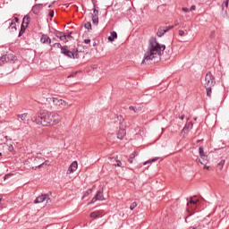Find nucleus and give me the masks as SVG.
I'll list each match as a JSON object with an SVG mask.
<instances>
[{"label":"nucleus","mask_w":229,"mask_h":229,"mask_svg":"<svg viewBox=\"0 0 229 229\" xmlns=\"http://www.w3.org/2000/svg\"><path fill=\"white\" fill-rule=\"evenodd\" d=\"M191 218H192V215H189L188 216H186L185 223H190Z\"/></svg>","instance_id":"32"},{"label":"nucleus","mask_w":229,"mask_h":229,"mask_svg":"<svg viewBox=\"0 0 229 229\" xmlns=\"http://www.w3.org/2000/svg\"><path fill=\"white\" fill-rule=\"evenodd\" d=\"M92 22L93 24H96V26L99 24V18L98 17V14H92Z\"/></svg>","instance_id":"17"},{"label":"nucleus","mask_w":229,"mask_h":229,"mask_svg":"<svg viewBox=\"0 0 229 229\" xmlns=\"http://www.w3.org/2000/svg\"><path fill=\"white\" fill-rule=\"evenodd\" d=\"M9 149H13V146L11 145V146L9 147Z\"/></svg>","instance_id":"47"},{"label":"nucleus","mask_w":229,"mask_h":229,"mask_svg":"<svg viewBox=\"0 0 229 229\" xmlns=\"http://www.w3.org/2000/svg\"><path fill=\"white\" fill-rule=\"evenodd\" d=\"M179 119H181V121H183V119H185V114H182L181 116H179Z\"/></svg>","instance_id":"42"},{"label":"nucleus","mask_w":229,"mask_h":229,"mask_svg":"<svg viewBox=\"0 0 229 229\" xmlns=\"http://www.w3.org/2000/svg\"><path fill=\"white\" fill-rule=\"evenodd\" d=\"M137 208V202H132L130 206V210H135Z\"/></svg>","instance_id":"26"},{"label":"nucleus","mask_w":229,"mask_h":229,"mask_svg":"<svg viewBox=\"0 0 229 229\" xmlns=\"http://www.w3.org/2000/svg\"><path fill=\"white\" fill-rule=\"evenodd\" d=\"M206 169H208V166H205Z\"/></svg>","instance_id":"52"},{"label":"nucleus","mask_w":229,"mask_h":229,"mask_svg":"<svg viewBox=\"0 0 229 229\" xmlns=\"http://www.w3.org/2000/svg\"><path fill=\"white\" fill-rule=\"evenodd\" d=\"M92 189H88L86 191H83L82 199H85L88 196H90Z\"/></svg>","instance_id":"20"},{"label":"nucleus","mask_w":229,"mask_h":229,"mask_svg":"<svg viewBox=\"0 0 229 229\" xmlns=\"http://www.w3.org/2000/svg\"><path fill=\"white\" fill-rule=\"evenodd\" d=\"M47 198V194H43L38 196L35 200L34 203L37 205L38 203H44V200Z\"/></svg>","instance_id":"14"},{"label":"nucleus","mask_w":229,"mask_h":229,"mask_svg":"<svg viewBox=\"0 0 229 229\" xmlns=\"http://www.w3.org/2000/svg\"><path fill=\"white\" fill-rule=\"evenodd\" d=\"M173 28H174V26H167L165 27V30H167V31H169V30H173Z\"/></svg>","instance_id":"37"},{"label":"nucleus","mask_w":229,"mask_h":229,"mask_svg":"<svg viewBox=\"0 0 229 229\" xmlns=\"http://www.w3.org/2000/svg\"><path fill=\"white\" fill-rule=\"evenodd\" d=\"M15 19V21L17 22L19 21V18H14Z\"/></svg>","instance_id":"49"},{"label":"nucleus","mask_w":229,"mask_h":229,"mask_svg":"<svg viewBox=\"0 0 229 229\" xmlns=\"http://www.w3.org/2000/svg\"><path fill=\"white\" fill-rule=\"evenodd\" d=\"M216 85V78L212 74V72H208L206 73L205 76V81H204V87L207 90V96L208 98L212 97V87Z\"/></svg>","instance_id":"3"},{"label":"nucleus","mask_w":229,"mask_h":229,"mask_svg":"<svg viewBox=\"0 0 229 229\" xmlns=\"http://www.w3.org/2000/svg\"><path fill=\"white\" fill-rule=\"evenodd\" d=\"M10 28H12V30H17V25L15 24V22L13 21H10Z\"/></svg>","instance_id":"25"},{"label":"nucleus","mask_w":229,"mask_h":229,"mask_svg":"<svg viewBox=\"0 0 229 229\" xmlns=\"http://www.w3.org/2000/svg\"><path fill=\"white\" fill-rule=\"evenodd\" d=\"M126 136V130H124V128H121L118 131L117 133V139H120V140H123V139H124V137Z\"/></svg>","instance_id":"11"},{"label":"nucleus","mask_w":229,"mask_h":229,"mask_svg":"<svg viewBox=\"0 0 229 229\" xmlns=\"http://www.w3.org/2000/svg\"><path fill=\"white\" fill-rule=\"evenodd\" d=\"M0 65H1V61H0Z\"/></svg>","instance_id":"56"},{"label":"nucleus","mask_w":229,"mask_h":229,"mask_svg":"<svg viewBox=\"0 0 229 229\" xmlns=\"http://www.w3.org/2000/svg\"><path fill=\"white\" fill-rule=\"evenodd\" d=\"M29 25H30V15H26L25 17H23L21 28H24V30H26V28H28Z\"/></svg>","instance_id":"12"},{"label":"nucleus","mask_w":229,"mask_h":229,"mask_svg":"<svg viewBox=\"0 0 229 229\" xmlns=\"http://www.w3.org/2000/svg\"><path fill=\"white\" fill-rule=\"evenodd\" d=\"M55 37L57 38H60V40H62L63 42H69V40H67V36L65 34H63V36H60L59 34H55Z\"/></svg>","instance_id":"18"},{"label":"nucleus","mask_w":229,"mask_h":229,"mask_svg":"<svg viewBox=\"0 0 229 229\" xmlns=\"http://www.w3.org/2000/svg\"><path fill=\"white\" fill-rule=\"evenodd\" d=\"M180 37H183L185 35V32L183 30H179Z\"/></svg>","instance_id":"38"},{"label":"nucleus","mask_w":229,"mask_h":229,"mask_svg":"<svg viewBox=\"0 0 229 229\" xmlns=\"http://www.w3.org/2000/svg\"><path fill=\"white\" fill-rule=\"evenodd\" d=\"M94 15H98L99 13V11L97 10L96 8H93Z\"/></svg>","instance_id":"36"},{"label":"nucleus","mask_w":229,"mask_h":229,"mask_svg":"<svg viewBox=\"0 0 229 229\" xmlns=\"http://www.w3.org/2000/svg\"><path fill=\"white\" fill-rule=\"evenodd\" d=\"M189 203H190V205H196V201H194L192 199H191Z\"/></svg>","instance_id":"43"},{"label":"nucleus","mask_w":229,"mask_h":229,"mask_svg":"<svg viewBox=\"0 0 229 229\" xmlns=\"http://www.w3.org/2000/svg\"><path fill=\"white\" fill-rule=\"evenodd\" d=\"M32 123L39 126H55L62 121L60 114L53 112L38 113L31 118Z\"/></svg>","instance_id":"2"},{"label":"nucleus","mask_w":229,"mask_h":229,"mask_svg":"<svg viewBox=\"0 0 229 229\" xmlns=\"http://www.w3.org/2000/svg\"><path fill=\"white\" fill-rule=\"evenodd\" d=\"M72 32H70L69 34H66L65 36H66V40H67V38H72Z\"/></svg>","instance_id":"40"},{"label":"nucleus","mask_w":229,"mask_h":229,"mask_svg":"<svg viewBox=\"0 0 229 229\" xmlns=\"http://www.w3.org/2000/svg\"><path fill=\"white\" fill-rule=\"evenodd\" d=\"M10 176H12V174H7L4 176V180H8V178H10Z\"/></svg>","instance_id":"35"},{"label":"nucleus","mask_w":229,"mask_h":229,"mask_svg":"<svg viewBox=\"0 0 229 229\" xmlns=\"http://www.w3.org/2000/svg\"><path fill=\"white\" fill-rule=\"evenodd\" d=\"M99 216H101V211H93L90 213V217H92L93 219L99 217Z\"/></svg>","instance_id":"19"},{"label":"nucleus","mask_w":229,"mask_h":229,"mask_svg":"<svg viewBox=\"0 0 229 229\" xmlns=\"http://www.w3.org/2000/svg\"><path fill=\"white\" fill-rule=\"evenodd\" d=\"M84 44H90V39H89V38L84 39Z\"/></svg>","instance_id":"41"},{"label":"nucleus","mask_w":229,"mask_h":229,"mask_svg":"<svg viewBox=\"0 0 229 229\" xmlns=\"http://www.w3.org/2000/svg\"><path fill=\"white\" fill-rule=\"evenodd\" d=\"M41 44H48V46H51V38L49 36L43 34L40 38Z\"/></svg>","instance_id":"9"},{"label":"nucleus","mask_w":229,"mask_h":229,"mask_svg":"<svg viewBox=\"0 0 229 229\" xmlns=\"http://www.w3.org/2000/svg\"><path fill=\"white\" fill-rule=\"evenodd\" d=\"M115 38H117V32L112 31L111 36H109L107 38V40H109V42H114V40H115Z\"/></svg>","instance_id":"15"},{"label":"nucleus","mask_w":229,"mask_h":229,"mask_svg":"<svg viewBox=\"0 0 229 229\" xmlns=\"http://www.w3.org/2000/svg\"><path fill=\"white\" fill-rule=\"evenodd\" d=\"M53 103L56 106H67V102L58 98H53Z\"/></svg>","instance_id":"8"},{"label":"nucleus","mask_w":229,"mask_h":229,"mask_svg":"<svg viewBox=\"0 0 229 229\" xmlns=\"http://www.w3.org/2000/svg\"><path fill=\"white\" fill-rule=\"evenodd\" d=\"M17 117H18V119H21V121H23V123H26V120L28 119V113L17 114Z\"/></svg>","instance_id":"16"},{"label":"nucleus","mask_w":229,"mask_h":229,"mask_svg":"<svg viewBox=\"0 0 229 229\" xmlns=\"http://www.w3.org/2000/svg\"><path fill=\"white\" fill-rule=\"evenodd\" d=\"M199 157L201 158V159L199 160V162L200 164H202L203 165H205V164H207V162H208V157L207 155H205V151L203 149V147L199 148Z\"/></svg>","instance_id":"5"},{"label":"nucleus","mask_w":229,"mask_h":229,"mask_svg":"<svg viewBox=\"0 0 229 229\" xmlns=\"http://www.w3.org/2000/svg\"><path fill=\"white\" fill-rule=\"evenodd\" d=\"M96 201H105V197L103 196V191L99 190L97 191V194L90 200V204L96 203Z\"/></svg>","instance_id":"6"},{"label":"nucleus","mask_w":229,"mask_h":229,"mask_svg":"<svg viewBox=\"0 0 229 229\" xmlns=\"http://www.w3.org/2000/svg\"><path fill=\"white\" fill-rule=\"evenodd\" d=\"M48 8H51V4L48 5Z\"/></svg>","instance_id":"51"},{"label":"nucleus","mask_w":229,"mask_h":229,"mask_svg":"<svg viewBox=\"0 0 229 229\" xmlns=\"http://www.w3.org/2000/svg\"><path fill=\"white\" fill-rule=\"evenodd\" d=\"M56 35H59V37H63L62 32H57Z\"/></svg>","instance_id":"45"},{"label":"nucleus","mask_w":229,"mask_h":229,"mask_svg":"<svg viewBox=\"0 0 229 229\" xmlns=\"http://www.w3.org/2000/svg\"><path fill=\"white\" fill-rule=\"evenodd\" d=\"M167 33V30H165V27H159L157 32V37H164Z\"/></svg>","instance_id":"13"},{"label":"nucleus","mask_w":229,"mask_h":229,"mask_svg":"<svg viewBox=\"0 0 229 229\" xmlns=\"http://www.w3.org/2000/svg\"><path fill=\"white\" fill-rule=\"evenodd\" d=\"M49 17H55V11L54 10L49 11Z\"/></svg>","instance_id":"34"},{"label":"nucleus","mask_w":229,"mask_h":229,"mask_svg":"<svg viewBox=\"0 0 229 229\" xmlns=\"http://www.w3.org/2000/svg\"><path fill=\"white\" fill-rule=\"evenodd\" d=\"M5 139H7V140H8V136H5Z\"/></svg>","instance_id":"54"},{"label":"nucleus","mask_w":229,"mask_h":229,"mask_svg":"<svg viewBox=\"0 0 229 229\" xmlns=\"http://www.w3.org/2000/svg\"><path fill=\"white\" fill-rule=\"evenodd\" d=\"M157 160H158V157L152 158V159H150V160L146 161V162L143 164V165H148V164H151V162H157Z\"/></svg>","instance_id":"24"},{"label":"nucleus","mask_w":229,"mask_h":229,"mask_svg":"<svg viewBox=\"0 0 229 229\" xmlns=\"http://www.w3.org/2000/svg\"><path fill=\"white\" fill-rule=\"evenodd\" d=\"M225 6H228V0H225Z\"/></svg>","instance_id":"46"},{"label":"nucleus","mask_w":229,"mask_h":229,"mask_svg":"<svg viewBox=\"0 0 229 229\" xmlns=\"http://www.w3.org/2000/svg\"><path fill=\"white\" fill-rule=\"evenodd\" d=\"M25 31H26V29H24V27L21 26V30L19 32V37H21L24 34Z\"/></svg>","instance_id":"28"},{"label":"nucleus","mask_w":229,"mask_h":229,"mask_svg":"<svg viewBox=\"0 0 229 229\" xmlns=\"http://www.w3.org/2000/svg\"><path fill=\"white\" fill-rule=\"evenodd\" d=\"M2 156H3V153L0 152V157H2Z\"/></svg>","instance_id":"50"},{"label":"nucleus","mask_w":229,"mask_h":229,"mask_svg":"<svg viewBox=\"0 0 229 229\" xmlns=\"http://www.w3.org/2000/svg\"><path fill=\"white\" fill-rule=\"evenodd\" d=\"M52 40H53L54 42H55V40H56V38H52Z\"/></svg>","instance_id":"48"},{"label":"nucleus","mask_w":229,"mask_h":229,"mask_svg":"<svg viewBox=\"0 0 229 229\" xmlns=\"http://www.w3.org/2000/svg\"><path fill=\"white\" fill-rule=\"evenodd\" d=\"M61 55L67 56V58H80V55H78V50L72 52L69 50V47L67 46H64L63 47H61Z\"/></svg>","instance_id":"4"},{"label":"nucleus","mask_w":229,"mask_h":229,"mask_svg":"<svg viewBox=\"0 0 229 229\" xmlns=\"http://www.w3.org/2000/svg\"><path fill=\"white\" fill-rule=\"evenodd\" d=\"M114 167H121L123 165V163L121 160H116V164L114 165Z\"/></svg>","instance_id":"31"},{"label":"nucleus","mask_w":229,"mask_h":229,"mask_svg":"<svg viewBox=\"0 0 229 229\" xmlns=\"http://www.w3.org/2000/svg\"><path fill=\"white\" fill-rule=\"evenodd\" d=\"M189 128L192 129V123L191 122H190L188 124H186L183 127V130H189Z\"/></svg>","instance_id":"27"},{"label":"nucleus","mask_w":229,"mask_h":229,"mask_svg":"<svg viewBox=\"0 0 229 229\" xmlns=\"http://www.w3.org/2000/svg\"><path fill=\"white\" fill-rule=\"evenodd\" d=\"M84 28H86V30H92V23H90V21H87L84 24Z\"/></svg>","instance_id":"22"},{"label":"nucleus","mask_w":229,"mask_h":229,"mask_svg":"<svg viewBox=\"0 0 229 229\" xmlns=\"http://www.w3.org/2000/svg\"><path fill=\"white\" fill-rule=\"evenodd\" d=\"M129 109L132 110V112H134L135 114H139V112H140L141 108L140 107H135V106H129Z\"/></svg>","instance_id":"21"},{"label":"nucleus","mask_w":229,"mask_h":229,"mask_svg":"<svg viewBox=\"0 0 229 229\" xmlns=\"http://www.w3.org/2000/svg\"><path fill=\"white\" fill-rule=\"evenodd\" d=\"M1 200H2V199H0V203H1Z\"/></svg>","instance_id":"55"},{"label":"nucleus","mask_w":229,"mask_h":229,"mask_svg":"<svg viewBox=\"0 0 229 229\" xmlns=\"http://www.w3.org/2000/svg\"><path fill=\"white\" fill-rule=\"evenodd\" d=\"M225 159H222L219 163H218V167H220V169H223L224 165H225Z\"/></svg>","instance_id":"30"},{"label":"nucleus","mask_w":229,"mask_h":229,"mask_svg":"<svg viewBox=\"0 0 229 229\" xmlns=\"http://www.w3.org/2000/svg\"><path fill=\"white\" fill-rule=\"evenodd\" d=\"M42 165H49V160H46L42 164L38 165V167L40 168Z\"/></svg>","instance_id":"29"},{"label":"nucleus","mask_w":229,"mask_h":229,"mask_svg":"<svg viewBox=\"0 0 229 229\" xmlns=\"http://www.w3.org/2000/svg\"><path fill=\"white\" fill-rule=\"evenodd\" d=\"M198 118H194V121H197Z\"/></svg>","instance_id":"53"},{"label":"nucleus","mask_w":229,"mask_h":229,"mask_svg":"<svg viewBox=\"0 0 229 229\" xmlns=\"http://www.w3.org/2000/svg\"><path fill=\"white\" fill-rule=\"evenodd\" d=\"M50 47H56L57 49H62V47H62V44H60V43H55V44L51 45Z\"/></svg>","instance_id":"23"},{"label":"nucleus","mask_w":229,"mask_h":229,"mask_svg":"<svg viewBox=\"0 0 229 229\" xmlns=\"http://www.w3.org/2000/svg\"><path fill=\"white\" fill-rule=\"evenodd\" d=\"M194 10H196V5H191L190 8V12H192Z\"/></svg>","instance_id":"39"},{"label":"nucleus","mask_w":229,"mask_h":229,"mask_svg":"<svg viewBox=\"0 0 229 229\" xmlns=\"http://www.w3.org/2000/svg\"><path fill=\"white\" fill-rule=\"evenodd\" d=\"M43 6L40 4H38L32 7V13L35 15H38L40 13V10H42Z\"/></svg>","instance_id":"10"},{"label":"nucleus","mask_w":229,"mask_h":229,"mask_svg":"<svg viewBox=\"0 0 229 229\" xmlns=\"http://www.w3.org/2000/svg\"><path fill=\"white\" fill-rule=\"evenodd\" d=\"M77 169H78V161H73L68 167L66 174H72V173H74Z\"/></svg>","instance_id":"7"},{"label":"nucleus","mask_w":229,"mask_h":229,"mask_svg":"<svg viewBox=\"0 0 229 229\" xmlns=\"http://www.w3.org/2000/svg\"><path fill=\"white\" fill-rule=\"evenodd\" d=\"M164 51H165V45H160V43L157 41V38H150L141 64H146V62H149V60L158 58V56L164 54Z\"/></svg>","instance_id":"1"},{"label":"nucleus","mask_w":229,"mask_h":229,"mask_svg":"<svg viewBox=\"0 0 229 229\" xmlns=\"http://www.w3.org/2000/svg\"><path fill=\"white\" fill-rule=\"evenodd\" d=\"M182 12H185L186 13H189V12H191V9H189L187 7H182Z\"/></svg>","instance_id":"33"},{"label":"nucleus","mask_w":229,"mask_h":229,"mask_svg":"<svg viewBox=\"0 0 229 229\" xmlns=\"http://www.w3.org/2000/svg\"><path fill=\"white\" fill-rule=\"evenodd\" d=\"M128 162H129L130 164H131V163L133 162V157H130V158L128 159Z\"/></svg>","instance_id":"44"}]
</instances>
